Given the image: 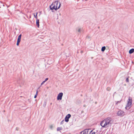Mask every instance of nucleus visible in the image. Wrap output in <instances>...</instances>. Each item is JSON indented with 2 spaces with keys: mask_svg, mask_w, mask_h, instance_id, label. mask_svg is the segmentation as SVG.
<instances>
[{
  "mask_svg": "<svg viewBox=\"0 0 134 134\" xmlns=\"http://www.w3.org/2000/svg\"><path fill=\"white\" fill-rule=\"evenodd\" d=\"M104 123L103 125V127H106L107 126H108V125H111L112 123L111 118L110 117H108L104 120Z\"/></svg>",
  "mask_w": 134,
  "mask_h": 134,
  "instance_id": "nucleus-1",
  "label": "nucleus"
},
{
  "mask_svg": "<svg viewBox=\"0 0 134 134\" xmlns=\"http://www.w3.org/2000/svg\"><path fill=\"white\" fill-rule=\"evenodd\" d=\"M61 6V4L60 3H59V4L58 6V8L57 7H56L55 5L54 4V3H53L52 4L49 6V8L51 10H53L54 9L57 10L58 9H59L60 7Z\"/></svg>",
  "mask_w": 134,
  "mask_h": 134,
  "instance_id": "nucleus-2",
  "label": "nucleus"
},
{
  "mask_svg": "<svg viewBox=\"0 0 134 134\" xmlns=\"http://www.w3.org/2000/svg\"><path fill=\"white\" fill-rule=\"evenodd\" d=\"M117 115L118 116L122 117L124 115L125 113L123 111L119 110L118 111Z\"/></svg>",
  "mask_w": 134,
  "mask_h": 134,
  "instance_id": "nucleus-3",
  "label": "nucleus"
},
{
  "mask_svg": "<svg viewBox=\"0 0 134 134\" xmlns=\"http://www.w3.org/2000/svg\"><path fill=\"white\" fill-rule=\"evenodd\" d=\"M63 95V93L62 92H60L59 93L57 97V100H62Z\"/></svg>",
  "mask_w": 134,
  "mask_h": 134,
  "instance_id": "nucleus-4",
  "label": "nucleus"
},
{
  "mask_svg": "<svg viewBox=\"0 0 134 134\" xmlns=\"http://www.w3.org/2000/svg\"><path fill=\"white\" fill-rule=\"evenodd\" d=\"M71 116V115L70 114H67L65 118V121L66 122H68L69 121V119Z\"/></svg>",
  "mask_w": 134,
  "mask_h": 134,
  "instance_id": "nucleus-5",
  "label": "nucleus"
},
{
  "mask_svg": "<svg viewBox=\"0 0 134 134\" xmlns=\"http://www.w3.org/2000/svg\"><path fill=\"white\" fill-rule=\"evenodd\" d=\"M91 130V129H85L82 132H81V133L82 132H83V134H88Z\"/></svg>",
  "mask_w": 134,
  "mask_h": 134,
  "instance_id": "nucleus-6",
  "label": "nucleus"
},
{
  "mask_svg": "<svg viewBox=\"0 0 134 134\" xmlns=\"http://www.w3.org/2000/svg\"><path fill=\"white\" fill-rule=\"evenodd\" d=\"M60 3L59 2V1H54V2H53V3H54V4L55 5L56 7H57L58 8V5L59 4V3Z\"/></svg>",
  "mask_w": 134,
  "mask_h": 134,
  "instance_id": "nucleus-7",
  "label": "nucleus"
},
{
  "mask_svg": "<svg viewBox=\"0 0 134 134\" xmlns=\"http://www.w3.org/2000/svg\"><path fill=\"white\" fill-rule=\"evenodd\" d=\"M36 25L38 27H39L40 26L39 25V19H37L36 21Z\"/></svg>",
  "mask_w": 134,
  "mask_h": 134,
  "instance_id": "nucleus-8",
  "label": "nucleus"
},
{
  "mask_svg": "<svg viewBox=\"0 0 134 134\" xmlns=\"http://www.w3.org/2000/svg\"><path fill=\"white\" fill-rule=\"evenodd\" d=\"M134 52V48H132L130 49L129 51V53L131 54L133 53Z\"/></svg>",
  "mask_w": 134,
  "mask_h": 134,
  "instance_id": "nucleus-9",
  "label": "nucleus"
},
{
  "mask_svg": "<svg viewBox=\"0 0 134 134\" xmlns=\"http://www.w3.org/2000/svg\"><path fill=\"white\" fill-rule=\"evenodd\" d=\"M104 120L102 121L100 124V125L103 127V125L104 123Z\"/></svg>",
  "mask_w": 134,
  "mask_h": 134,
  "instance_id": "nucleus-10",
  "label": "nucleus"
},
{
  "mask_svg": "<svg viewBox=\"0 0 134 134\" xmlns=\"http://www.w3.org/2000/svg\"><path fill=\"white\" fill-rule=\"evenodd\" d=\"M128 101L127 103H129V104H132V99H130V98H129L128 99Z\"/></svg>",
  "mask_w": 134,
  "mask_h": 134,
  "instance_id": "nucleus-11",
  "label": "nucleus"
},
{
  "mask_svg": "<svg viewBox=\"0 0 134 134\" xmlns=\"http://www.w3.org/2000/svg\"><path fill=\"white\" fill-rule=\"evenodd\" d=\"M106 47L105 46H103L101 48V51L102 52H103L105 50V49Z\"/></svg>",
  "mask_w": 134,
  "mask_h": 134,
  "instance_id": "nucleus-12",
  "label": "nucleus"
},
{
  "mask_svg": "<svg viewBox=\"0 0 134 134\" xmlns=\"http://www.w3.org/2000/svg\"><path fill=\"white\" fill-rule=\"evenodd\" d=\"M96 132H93V130H90L89 132V133L88 134H95Z\"/></svg>",
  "mask_w": 134,
  "mask_h": 134,
  "instance_id": "nucleus-13",
  "label": "nucleus"
},
{
  "mask_svg": "<svg viewBox=\"0 0 134 134\" xmlns=\"http://www.w3.org/2000/svg\"><path fill=\"white\" fill-rule=\"evenodd\" d=\"M131 104H129V103H127V104L125 108V109H127V108L128 107H129L131 105Z\"/></svg>",
  "mask_w": 134,
  "mask_h": 134,
  "instance_id": "nucleus-14",
  "label": "nucleus"
},
{
  "mask_svg": "<svg viewBox=\"0 0 134 134\" xmlns=\"http://www.w3.org/2000/svg\"><path fill=\"white\" fill-rule=\"evenodd\" d=\"M62 127H58L57 129V130L58 131H60L62 130Z\"/></svg>",
  "mask_w": 134,
  "mask_h": 134,
  "instance_id": "nucleus-15",
  "label": "nucleus"
},
{
  "mask_svg": "<svg viewBox=\"0 0 134 134\" xmlns=\"http://www.w3.org/2000/svg\"><path fill=\"white\" fill-rule=\"evenodd\" d=\"M37 13H36V15H35V14H34V16L36 19V20H37Z\"/></svg>",
  "mask_w": 134,
  "mask_h": 134,
  "instance_id": "nucleus-16",
  "label": "nucleus"
},
{
  "mask_svg": "<svg viewBox=\"0 0 134 134\" xmlns=\"http://www.w3.org/2000/svg\"><path fill=\"white\" fill-rule=\"evenodd\" d=\"M20 41L17 40V42L16 43V45L17 46H18L19 45L20 42Z\"/></svg>",
  "mask_w": 134,
  "mask_h": 134,
  "instance_id": "nucleus-17",
  "label": "nucleus"
},
{
  "mask_svg": "<svg viewBox=\"0 0 134 134\" xmlns=\"http://www.w3.org/2000/svg\"><path fill=\"white\" fill-rule=\"evenodd\" d=\"M82 31V30L81 28H80L79 29L77 30V31L78 32H79L80 33L81 32V31Z\"/></svg>",
  "mask_w": 134,
  "mask_h": 134,
  "instance_id": "nucleus-18",
  "label": "nucleus"
},
{
  "mask_svg": "<svg viewBox=\"0 0 134 134\" xmlns=\"http://www.w3.org/2000/svg\"><path fill=\"white\" fill-rule=\"evenodd\" d=\"M50 128L52 130L53 128V125H51L50 126Z\"/></svg>",
  "mask_w": 134,
  "mask_h": 134,
  "instance_id": "nucleus-19",
  "label": "nucleus"
},
{
  "mask_svg": "<svg viewBox=\"0 0 134 134\" xmlns=\"http://www.w3.org/2000/svg\"><path fill=\"white\" fill-rule=\"evenodd\" d=\"M21 38L19 37H18L17 40L21 41Z\"/></svg>",
  "mask_w": 134,
  "mask_h": 134,
  "instance_id": "nucleus-20",
  "label": "nucleus"
},
{
  "mask_svg": "<svg viewBox=\"0 0 134 134\" xmlns=\"http://www.w3.org/2000/svg\"><path fill=\"white\" fill-rule=\"evenodd\" d=\"M126 82H129V79L128 77H127L126 78Z\"/></svg>",
  "mask_w": 134,
  "mask_h": 134,
  "instance_id": "nucleus-21",
  "label": "nucleus"
},
{
  "mask_svg": "<svg viewBox=\"0 0 134 134\" xmlns=\"http://www.w3.org/2000/svg\"><path fill=\"white\" fill-rule=\"evenodd\" d=\"M64 122V120H63L60 123V124L61 125H62V124H63Z\"/></svg>",
  "mask_w": 134,
  "mask_h": 134,
  "instance_id": "nucleus-22",
  "label": "nucleus"
},
{
  "mask_svg": "<svg viewBox=\"0 0 134 134\" xmlns=\"http://www.w3.org/2000/svg\"><path fill=\"white\" fill-rule=\"evenodd\" d=\"M45 82L44 81H43L41 83V86Z\"/></svg>",
  "mask_w": 134,
  "mask_h": 134,
  "instance_id": "nucleus-23",
  "label": "nucleus"
},
{
  "mask_svg": "<svg viewBox=\"0 0 134 134\" xmlns=\"http://www.w3.org/2000/svg\"><path fill=\"white\" fill-rule=\"evenodd\" d=\"M46 102H44L43 104V106L45 107L46 105Z\"/></svg>",
  "mask_w": 134,
  "mask_h": 134,
  "instance_id": "nucleus-24",
  "label": "nucleus"
},
{
  "mask_svg": "<svg viewBox=\"0 0 134 134\" xmlns=\"http://www.w3.org/2000/svg\"><path fill=\"white\" fill-rule=\"evenodd\" d=\"M38 91L37 90H36V93L35 95L37 96L38 94Z\"/></svg>",
  "mask_w": 134,
  "mask_h": 134,
  "instance_id": "nucleus-25",
  "label": "nucleus"
},
{
  "mask_svg": "<svg viewBox=\"0 0 134 134\" xmlns=\"http://www.w3.org/2000/svg\"><path fill=\"white\" fill-rule=\"evenodd\" d=\"M48 78H46L45 80L44 81V82H46V81H47V80H48Z\"/></svg>",
  "mask_w": 134,
  "mask_h": 134,
  "instance_id": "nucleus-26",
  "label": "nucleus"
},
{
  "mask_svg": "<svg viewBox=\"0 0 134 134\" xmlns=\"http://www.w3.org/2000/svg\"><path fill=\"white\" fill-rule=\"evenodd\" d=\"M120 101H118L116 103V104L117 105L119 103H120Z\"/></svg>",
  "mask_w": 134,
  "mask_h": 134,
  "instance_id": "nucleus-27",
  "label": "nucleus"
},
{
  "mask_svg": "<svg viewBox=\"0 0 134 134\" xmlns=\"http://www.w3.org/2000/svg\"><path fill=\"white\" fill-rule=\"evenodd\" d=\"M22 35L21 34H20L18 37H19L21 38Z\"/></svg>",
  "mask_w": 134,
  "mask_h": 134,
  "instance_id": "nucleus-28",
  "label": "nucleus"
},
{
  "mask_svg": "<svg viewBox=\"0 0 134 134\" xmlns=\"http://www.w3.org/2000/svg\"><path fill=\"white\" fill-rule=\"evenodd\" d=\"M37 96V95H35L34 96V98H36Z\"/></svg>",
  "mask_w": 134,
  "mask_h": 134,
  "instance_id": "nucleus-29",
  "label": "nucleus"
},
{
  "mask_svg": "<svg viewBox=\"0 0 134 134\" xmlns=\"http://www.w3.org/2000/svg\"><path fill=\"white\" fill-rule=\"evenodd\" d=\"M108 88H107V90H108V91H109V90H108Z\"/></svg>",
  "mask_w": 134,
  "mask_h": 134,
  "instance_id": "nucleus-30",
  "label": "nucleus"
},
{
  "mask_svg": "<svg viewBox=\"0 0 134 134\" xmlns=\"http://www.w3.org/2000/svg\"><path fill=\"white\" fill-rule=\"evenodd\" d=\"M17 127L16 128V130L18 131V130L17 129Z\"/></svg>",
  "mask_w": 134,
  "mask_h": 134,
  "instance_id": "nucleus-31",
  "label": "nucleus"
},
{
  "mask_svg": "<svg viewBox=\"0 0 134 134\" xmlns=\"http://www.w3.org/2000/svg\"><path fill=\"white\" fill-rule=\"evenodd\" d=\"M95 103L96 104L97 103V102H95Z\"/></svg>",
  "mask_w": 134,
  "mask_h": 134,
  "instance_id": "nucleus-32",
  "label": "nucleus"
},
{
  "mask_svg": "<svg viewBox=\"0 0 134 134\" xmlns=\"http://www.w3.org/2000/svg\"><path fill=\"white\" fill-rule=\"evenodd\" d=\"M40 87H39V88H38V89H39L40 88Z\"/></svg>",
  "mask_w": 134,
  "mask_h": 134,
  "instance_id": "nucleus-33",
  "label": "nucleus"
},
{
  "mask_svg": "<svg viewBox=\"0 0 134 134\" xmlns=\"http://www.w3.org/2000/svg\"><path fill=\"white\" fill-rule=\"evenodd\" d=\"M93 58V57H91V58H92H92Z\"/></svg>",
  "mask_w": 134,
  "mask_h": 134,
  "instance_id": "nucleus-34",
  "label": "nucleus"
},
{
  "mask_svg": "<svg viewBox=\"0 0 134 134\" xmlns=\"http://www.w3.org/2000/svg\"><path fill=\"white\" fill-rule=\"evenodd\" d=\"M52 104V103H51V105Z\"/></svg>",
  "mask_w": 134,
  "mask_h": 134,
  "instance_id": "nucleus-35",
  "label": "nucleus"
},
{
  "mask_svg": "<svg viewBox=\"0 0 134 134\" xmlns=\"http://www.w3.org/2000/svg\"><path fill=\"white\" fill-rule=\"evenodd\" d=\"M130 108V107H129V109Z\"/></svg>",
  "mask_w": 134,
  "mask_h": 134,
  "instance_id": "nucleus-36",
  "label": "nucleus"
},
{
  "mask_svg": "<svg viewBox=\"0 0 134 134\" xmlns=\"http://www.w3.org/2000/svg\"><path fill=\"white\" fill-rule=\"evenodd\" d=\"M1 7H0V8H1Z\"/></svg>",
  "mask_w": 134,
  "mask_h": 134,
  "instance_id": "nucleus-37",
  "label": "nucleus"
}]
</instances>
